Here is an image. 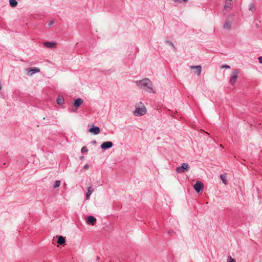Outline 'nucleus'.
<instances>
[{"label": "nucleus", "mask_w": 262, "mask_h": 262, "mask_svg": "<svg viewBox=\"0 0 262 262\" xmlns=\"http://www.w3.org/2000/svg\"><path fill=\"white\" fill-rule=\"evenodd\" d=\"M135 82L139 88L144 89L149 93H156L152 88V82L149 79L146 78L141 80H137Z\"/></svg>", "instance_id": "nucleus-1"}, {"label": "nucleus", "mask_w": 262, "mask_h": 262, "mask_svg": "<svg viewBox=\"0 0 262 262\" xmlns=\"http://www.w3.org/2000/svg\"><path fill=\"white\" fill-rule=\"evenodd\" d=\"M140 104L142 105V107H136L135 110L133 112L134 115L136 116H142L146 113V107L141 102H140Z\"/></svg>", "instance_id": "nucleus-2"}, {"label": "nucleus", "mask_w": 262, "mask_h": 262, "mask_svg": "<svg viewBox=\"0 0 262 262\" xmlns=\"http://www.w3.org/2000/svg\"><path fill=\"white\" fill-rule=\"evenodd\" d=\"M239 73V71L237 69H234L232 71V75L230 76V83L232 85H234L235 83Z\"/></svg>", "instance_id": "nucleus-3"}, {"label": "nucleus", "mask_w": 262, "mask_h": 262, "mask_svg": "<svg viewBox=\"0 0 262 262\" xmlns=\"http://www.w3.org/2000/svg\"><path fill=\"white\" fill-rule=\"evenodd\" d=\"M189 168L190 167L187 163H183L181 166L176 168V171L178 173H184L188 170Z\"/></svg>", "instance_id": "nucleus-4"}, {"label": "nucleus", "mask_w": 262, "mask_h": 262, "mask_svg": "<svg viewBox=\"0 0 262 262\" xmlns=\"http://www.w3.org/2000/svg\"><path fill=\"white\" fill-rule=\"evenodd\" d=\"M204 185L202 182L197 181L194 185V189L198 193L202 191L203 189Z\"/></svg>", "instance_id": "nucleus-5"}, {"label": "nucleus", "mask_w": 262, "mask_h": 262, "mask_svg": "<svg viewBox=\"0 0 262 262\" xmlns=\"http://www.w3.org/2000/svg\"><path fill=\"white\" fill-rule=\"evenodd\" d=\"M27 70L28 71L27 75L29 76H32L35 73L40 72V69L35 67L30 68Z\"/></svg>", "instance_id": "nucleus-6"}, {"label": "nucleus", "mask_w": 262, "mask_h": 262, "mask_svg": "<svg viewBox=\"0 0 262 262\" xmlns=\"http://www.w3.org/2000/svg\"><path fill=\"white\" fill-rule=\"evenodd\" d=\"M83 103V99L78 98L74 100L73 106L76 107L75 110H77Z\"/></svg>", "instance_id": "nucleus-7"}, {"label": "nucleus", "mask_w": 262, "mask_h": 262, "mask_svg": "<svg viewBox=\"0 0 262 262\" xmlns=\"http://www.w3.org/2000/svg\"><path fill=\"white\" fill-rule=\"evenodd\" d=\"M113 146V143L112 142L106 141V142H103L101 144V148L102 149H107L112 147Z\"/></svg>", "instance_id": "nucleus-8"}, {"label": "nucleus", "mask_w": 262, "mask_h": 262, "mask_svg": "<svg viewBox=\"0 0 262 262\" xmlns=\"http://www.w3.org/2000/svg\"><path fill=\"white\" fill-rule=\"evenodd\" d=\"M89 132H90L91 133H93L95 135H96L100 133V129L99 127L95 126L94 125H93L92 127L89 128Z\"/></svg>", "instance_id": "nucleus-9"}, {"label": "nucleus", "mask_w": 262, "mask_h": 262, "mask_svg": "<svg viewBox=\"0 0 262 262\" xmlns=\"http://www.w3.org/2000/svg\"><path fill=\"white\" fill-rule=\"evenodd\" d=\"M94 189L92 187H89L88 188V191L85 195V200H88L90 199V195L94 192Z\"/></svg>", "instance_id": "nucleus-10"}, {"label": "nucleus", "mask_w": 262, "mask_h": 262, "mask_svg": "<svg viewBox=\"0 0 262 262\" xmlns=\"http://www.w3.org/2000/svg\"><path fill=\"white\" fill-rule=\"evenodd\" d=\"M44 45L48 48H52L56 47V43L55 42L46 41L44 42Z\"/></svg>", "instance_id": "nucleus-11"}, {"label": "nucleus", "mask_w": 262, "mask_h": 262, "mask_svg": "<svg viewBox=\"0 0 262 262\" xmlns=\"http://www.w3.org/2000/svg\"><path fill=\"white\" fill-rule=\"evenodd\" d=\"M191 69H196L195 72L198 76L200 75L202 70V67L201 66H192L190 67Z\"/></svg>", "instance_id": "nucleus-12"}, {"label": "nucleus", "mask_w": 262, "mask_h": 262, "mask_svg": "<svg viewBox=\"0 0 262 262\" xmlns=\"http://www.w3.org/2000/svg\"><path fill=\"white\" fill-rule=\"evenodd\" d=\"M87 222L89 224L94 225L96 222V219L93 216L90 215L88 217Z\"/></svg>", "instance_id": "nucleus-13"}, {"label": "nucleus", "mask_w": 262, "mask_h": 262, "mask_svg": "<svg viewBox=\"0 0 262 262\" xmlns=\"http://www.w3.org/2000/svg\"><path fill=\"white\" fill-rule=\"evenodd\" d=\"M58 240H57V243L60 245H62L64 244L66 242V239L65 237L61 235H59L57 236Z\"/></svg>", "instance_id": "nucleus-14"}, {"label": "nucleus", "mask_w": 262, "mask_h": 262, "mask_svg": "<svg viewBox=\"0 0 262 262\" xmlns=\"http://www.w3.org/2000/svg\"><path fill=\"white\" fill-rule=\"evenodd\" d=\"M56 102L58 104L61 105L64 102V98L62 96H58L57 98Z\"/></svg>", "instance_id": "nucleus-15"}, {"label": "nucleus", "mask_w": 262, "mask_h": 262, "mask_svg": "<svg viewBox=\"0 0 262 262\" xmlns=\"http://www.w3.org/2000/svg\"><path fill=\"white\" fill-rule=\"evenodd\" d=\"M17 4V2L16 0H9L10 6L12 8L15 7Z\"/></svg>", "instance_id": "nucleus-16"}, {"label": "nucleus", "mask_w": 262, "mask_h": 262, "mask_svg": "<svg viewBox=\"0 0 262 262\" xmlns=\"http://www.w3.org/2000/svg\"><path fill=\"white\" fill-rule=\"evenodd\" d=\"M231 27V25L229 21L226 22L223 26L224 28L226 29H230Z\"/></svg>", "instance_id": "nucleus-17"}, {"label": "nucleus", "mask_w": 262, "mask_h": 262, "mask_svg": "<svg viewBox=\"0 0 262 262\" xmlns=\"http://www.w3.org/2000/svg\"><path fill=\"white\" fill-rule=\"evenodd\" d=\"M231 7H232V4L231 3H227L224 7L225 10H226L227 11L230 10Z\"/></svg>", "instance_id": "nucleus-18"}, {"label": "nucleus", "mask_w": 262, "mask_h": 262, "mask_svg": "<svg viewBox=\"0 0 262 262\" xmlns=\"http://www.w3.org/2000/svg\"><path fill=\"white\" fill-rule=\"evenodd\" d=\"M220 178H221V180H222L223 183L224 184H227L226 176H224L223 174H221Z\"/></svg>", "instance_id": "nucleus-19"}, {"label": "nucleus", "mask_w": 262, "mask_h": 262, "mask_svg": "<svg viewBox=\"0 0 262 262\" xmlns=\"http://www.w3.org/2000/svg\"><path fill=\"white\" fill-rule=\"evenodd\" d=\"M165 43L169 45V46H171L173 48L174 50H176V48L175 46L174 45V44L171 41H170V40H166L165 41Z\"/></svg>", "instance_id": "nucleus-20"}, {"label": "nucleus", "mask_w": 262, "mask_h": 262, "mask_svg": "<svg viewBox=\"0 0 262 262\" xmlns=\"http://www.w3.org/2000/svg\"><path fill=\"white\" fill-rule=\"evenodd\" d=\"M60 180H56L55 182V184L53 186L54 188H58L60 185Z\"/></svg>", "instance_id": "nucleus-21"}, {"label": "nucleus", "mask_w": 262, "mask_h": 262, "mask_svg": "<svg viewBox=\"0 0 262 262\" xmlns=\"http://www.w3.org/2000/svg\"><path fill=\"white\" fill-rule=\"evenodd\" d=\"M227 262H235V260L229 255L227 257Z\"/></svg>", "instance_id": "nucleus-22"}, {"label": "nucleus", "mask_w": 262, "mask_h": 262, "mask_svg": "<svg viewBox=\"0 0 262 262\" xmlns=\"http://www.w3.org/2000/svg\"><path fill=\"white\" fill-rule=\"evenodd\" d=\"M174 2L177 3H186L188 2V0H172Z\"/></svg>", "instance_id": "nucleus-23"}, {"label": "nucleus", "mask_w": 262, "mask_h": 262, "mask_svg": "<svg viewBox=\"0 0 262 262\" xmlns=\"http://www.w3.org/2000/svg\"><path fill=\"white\" fill-rule=\"evenodd\" d=\"M88 150L87 148L85 146H83L81 149V152H88Z\"/></svg>", "instance_id": "nucleus-24"}, {"label": "nucleus", "mask_w": 262, "mask_h": 262, "mask_svg": "<svg viewBox=\"0 0 262 262\" xmlns=\"http://www.w3.org/2000/svg\"><path fill=\"white\" fill-rule=\"evenodd\" d=\"M168 234L170 236H173L174 234V232L173 230H169L168 231Z\"/></svg>", "instance_id": "nucleus-25"}, {"label": "nucleus", "mask_w": 262, "mask_h": 262, "mask_svg": "<svg viewBox=\"0 0 262 262\" xmlns=\"http://www.w3.org/2000/svg\"><path fill=\"white\" fill-rule=\"evenodd\" d=\"M54 23V20H52L49 22L48 26L49 27H51Z\"/></svg>", "instance_id": "nucleus-26"}, {"label": "nucleus", "mask_w": 262, "mask_h": 262, "mask_svg": "<svg viewBox=\"0 0 262 262\" xmlns=\"http://www.w3.org/2000/svg\"><path fill=\"white\" fill-rule=\"evenodd\" d=\"M222 68L230 69V67L227 64H224L222 66Z\"/></svg>", "instance_id": "nucleus-27"}, {"label": "nucleus", "mask_w": 262, "mask_h": 262, "mask_svg": "<svg viewBox=\"0 0 262 262\" xmlns=\"http://www.w3.org/2000/svg\"><path fill=\"white\" fill-rule=\"evenodd\" d=\"M254 8V6H253V4H251L250 5V7H249V10H251V11H252Z\"/></svg>", "instance_id": "nucleus-28"}, {"label": "nucleus", "mask_w": 262, "mask_h": 262, "mask_svg": "<svg viewBox=\"0 0 262 262\" xmlns=\"http://www.w3.org/2000/svg\"><path fill=\"white\" fill-rule=\"evenodd\" d=\"M258 59V60H259V62L260 63H262V56H259Z\"/></svg>", "instance_id": "nucleus-29"}, {"label": "nucleus", "mask_w": 262, "mask_h": 262, "mask_svg": "<svg viewBox=\"0 0 262 262\" xmlns=\"http://www.w3.org/2000/svg\"><path fill=\"white\" fill-rule=\"evenodd\" d=\"M89 167V165L88 164H85L84 166V169H88Z\"/></svg>", "instance_id": "nucleus-30"}, {"label": "nucleus", "mask_w": 262, "mask_h": 262, "mask_svg": "<svg viewBox=\"0 0 262 262\" xmlns=\"http://www.w3.org/2000/svg\"><path fill=\"white\" fill-rule=\"evenodd\" d=\"M92 143L93 144H96V143H97V142H96V140H94V141H93L92 142Z\"/></svg>", "instance_id": "nucleus-31"}]
</instances>
